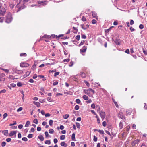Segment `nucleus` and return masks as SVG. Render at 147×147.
Instances as JSON below:
<instances>
[{
	"instance_id": "c9c22d12",
	"label": "nucleus",
	"mask_w": 147,
	"mask_h": 147,
	"mask_svg": "<svg viewBox=\"0 0 147 147\" xmlns=\"http://www.w3.org/2000/svg\"><path fill=\"white\" fill-rule=\"evenodd\" d=\"M27 137L29 138H31L33 137V135L32 134H29Z\"/></svg>"
},
{
	"instance_id": "bb28decb",
	"label": "nucleus",
	"mask_w": 147,
	"mask_h": 147,
	"mask_svg": "<svg viewBox=\"0 0 147 147\" xmlns=\"http://www.w3.org/2000/svg\"><path fill=\"white\" fill-rule=\"evenodd\" d=\"M45 143L46 144H51V142L50 140H46L45 142Z\"/></svg>"
},
{
	"instance_id": "bf43d9fd",
	"label": "nucleus",
	"mask_w": 147,
	"mask_h": 147,
	"mask_svg": "<svg viewBox=\"0 0 147 147\" xmlns=\"http://www.w3.org/2000/svg\"><path fill=\"white\" fill-rule=\"evenodd\" d=\"M40 90H41L42 92H44L45 93V92L44 91V89L42 87H41L40 88Z\"/></svg>"
},
{
	"instance_id": "473e14b6",
	"label": "nucleus",
	"mask_w": 147,
	"mask_h": 147,
	"mask_svg": "<svg viewBox=\"0 0 147 147\" xmlns=\"http://www.w3.org/2000/svg\"><path fill=\"white\" fill-rule=\"evenodd\" d=\"M33 122L36 124H37L38 123V121L37 119H35L33 121Z\"/></svg>"
},
{
	"instance_id": "a19ab883",
	"label": "nucleus",
	"mask_w": 147,
	"mask_h": 147,
	"mask_svg": "<svg viewBox=\"0 0 147 147\" xmlns=\"http://www.w3.org/2000/svg\"><path fill=\"white\" fill-rule=\"evenodd\" d=\"M6 144V143L5 142H3L1 143V146L2 147H4L5 146Z\"/></svg>"
},
{
	"instance_id": "f3484780",
	"label": "nucleus",
	"mask_w": 147,
	"mask_h": 147,
	"mask_svg": "<svg viewBox=\"0 0 147 147\" xmlns=\"http://www.w3.org/2000/svg\"><path fill=\"white\" fill-rule=\"evenodd\" d=\"M16 132L15 131H11L10 133L9 136H13L14 134H16Z\"/></svg>"
},
{
	"instance_id": "393cba45",
	"label": "nucleus",
	"mask_w": 147,
	"mask_h": 147,
	"mask_svg": "<svg viewBox=\"0 0 147 147\" xmlns=\"http://www.w3.org/2000/svg\"><path fill=\"white\" fill-rule=\"evenodd\" d=\"M83 98L84 100H88V97L86 95H84L83 96Z\"/></svg>"
},
{
	"instance_id": "39448f33",
	"label": "nucleus",
	"mask_w": 147,
	"mask_h": 147,
	"mask_svg": "<svg viewBox=\"0 0 147 147\" xmlns=\"http://www.w3.org/2000/svg\"><path fill=\"white\" fill-rule=\"evenodd\" d=\"M29 64L26 63H22L20 64V67H28L29 66Z\"/></svg>"
},
{
	"instance_id": "9b49d317",
	"label": "nucleus",
	"mask_w": 147,
	"mask_h": 147,
	"mask_svg": "<svg viewBox=\"0 0 147 147\" xmlns=\"http://www.w3.org/2000/svg\"><path fill=\"white\" fill-rule=\"evenodd\" d=\"M60 145L61 146L64 147H66L67 146V144L66 143H65L64 142H61L60 143Z\"/></svg>"
},
{
	"instance_id": "9d476101",
	"label": "nucleus",
	"mask_w": 147,
	"mask_h": 147,
	"mask_svg": "<svg viewBox=\"0 0 147 147\" xmlns=\"http://www.w3.org/2000/svg\"><path fill=\"white\" fill-rule=\"evenodd\" d=\"M93 17L95 18L96 19H98V17L97 16L96 13L94 11H92V12Z\"/></svg>"
},
{
	"instance_id": "423d86ee",
	"label": "nucleus",
	"mask_w": 147,
	"mask_h": 147,
	"mask_svg": "<svg viewBox=\"0 0 147 147\" xmlns=\"http://www.w3.org/2000/svg\"><path fill=\"white\" fill-rule=\"evenodd\" d=\"M99 113H100L101 117L102 119V120L105 117V113L104 111H101Z\"/></svg>"
},
{
	"instance_id": "6e6d98bb",
	"label": "nucleus",
	"mask_w": 147,
	"mask_h": 147,
	"mask_svg": "<svg viewBox=\"0 0 147 147\" xmlns=\"http://www.w3.org/2000/svg\"><path fill=\"white\" fill-rule=\"evenodd\" d=\"M53 141H54V143H55V144H56L58 142V140L56 138H55L54 139Z\"/></svg>"
},
{
	"instance_id": "13d9d810",
	"label": "nucleus",
	"mask_w": 147,
	"mask_h": 147,
	"mask_svg": "<svg viewBox=\"0 0 147 147\" xmlns=\"http://www.w3.org/2000/svg\"><path fill=\"white\" fill-rule=\"evenodd\" d=\"M76 125L77 127L78 128H80V124L78 123H76Z\"/></svg>"
},
{
	"instance_id": "603ef678",
	"label": "nucleus",
	"mask_w": 147,
	"mask_h": 147,
	"mask_svg": "<svg viewBox=\"0 0 147 147\" xmlns=\"http://www.w3.org/2000/svg\"><path fill=\"white\" fill-rule=\"evenodd\" d=\"M50 37L49 36H47V35H44L42 38H49Z\"/></svg>"
},
{
	"instance_id": "7ed1b4c3",
	"label": "nucleus",
	"mask_w": 147,
	"mask_h": 147,
	"mask_svg": "<svg viewBox=\"0 0 147 147\" xmlns=\"http://www.w3.org/2000/svg\"><path fill=\"white\" fill-rule=\"evenodd\" d=\"M6 12L5 9L3 7L0 6V14L2 16L4 15Z\"/></svg>"
},
{
	"instance_id": "c756f323",
	"label": "nucleus",
	"mask_w": 147,
	"mask_h": 147,
	"mask_svg": "<svg viewBox=\"0 0 147 147\" xmlns=\"http://www.w3.org/2000/svg\"><path fill=\"white\" fill-rule=\"evenodd\" d=\"M73 28L74 30H75V31L73 32L74 33H76L77 32H78V30L77 29L74 27H73Z\"/></svg>"
},
{
	"instance_id": "8fccbe9b",
	"label": "nucleus",
	"mask_w": 147,
	"mask_h": 147,
	"mask_svg": "<svg viewBox=\"0 0 147 147\" xmlns=\"http://www.w3.org/2000/svg\"><path fill=\"white\" fill-rule=\"evenodd\" d=\"M6 140L7 142H9L11 141V139L10 138H8L6 139Z\"/></svg>"
},
{
	"instance_id": "6e6552de",
	"label": "nucleus",
	"mask_w": 147,
	"mask_h": 147,
	"mask_svg": "<svg viewBox=\"0 0 147 147\" xmlns=\"http://www.w3.org/2000/svg\"><path fill=\"white\" fill-rule=\"evenodd\" d=\"M87 49V47L83 46L82 49L80 50V52L84 53L86 51Z\"/></svg>"
},
{
	"instance_id": "5701e85b",
	"label": "nucleus",
	"mask_w": 147,
	"mask_h": 147,
	"mask_svg": "<svg viewBox=\"0 0 147 147\" xmlns=\"http://www.w3.org/2000/svg\"><path fill=\"white\" fill-rule=\"evenodd\" d=\"M119 126L120 129H122L123 127V122L122 121H120L119 124Z\"/></svg>"
},
{
	"instance_id": "20e7f679",
	"label": "nucleus",
	"mask_w": 147,
	"mask_h": 147,
	"mask_svg": "<svg viewBox=\"0 0 147 147\" xmlns=\"http://www.w3.org/2000/svg\"><path fill=\"white\" fill-rule=\"evenodd\" d=\"M140 142V140H139L137 139L133 142L132 144L133 146H137Z\"/></svg>"
},
{
	"instance_id": "f03ea898",
	"label": "nucleus",
	"mask_w": 147,
	"mask_h": 147,
	"mask_svg": "<svg viewBox=\"0 0 147 147\" xmlns=\"http://www.w3.org/2000/svg\"><path fill=\"white\" fill-rule=\"evenodd\" d=\"M84 92L86 94L88 95L90 94L91 92H92L93 94L95 93L94 91L91 88H89L88 89L84 90Z\"/></svg>"
},
{
	"instance_id": "dca6fc26",
	"label": "nucleus",
	"mask_w": 147,
	"mask_h": 147,
	"mask_svg": "<svg viewBox=\"0 0 147 147\" xmlns=\"http://www.w3.org/2000/svg\"><path fill=\"white\" fill-rule=\"evenodd\" d=\"M34 103L38 107H39L40 106V103L38 102H34Z\"/></svg>"
},
{
	"instance_id": "de8ad7c7",
	"label": "nucleus",
	"mask_w": 147,
	"mask_h": 147,
	"mask_svg": "<svg viewBox=\"0 0 147 147\" xmlns=\"http://www.w3.org/2000/svg\"><path fill=\"white\" fill-rule=\"evenodd\" d=\"M13 122H14L13 123L11 124H10L9 125L10 126H12L15 125H16V121H13Z\"/></svg>"
},
{
	"instance_id": "37998d69",
	"label": "nucleus",
	"mask_w": 147,
	"mask_h": 147,
	"mask_svg": "<svg viewBox=\"0 0 147 147\" xmlns=\"http://www.w3.org/2000/svg\"><path fill=\"white\" fill-rule=\"evenodd\" d=\"M96 22H97V21H96V20L95 19H93L92 21V23L93 24H95L96 23Z\"/></svg>"
},
{
	"instance_id": "c85d7f7f",
	"label": "nucleus",
	"mask_w": 147,
	"mask_h": 147,
	"mask_svg": "<svg viewBox=\"0 0 147 147\" xmlns=\"http://www.w3.org/2000/svg\"><path fill=\"white\" fill-rule=\"evenodd\" d=\"M17 85L18 86L20 87L22 86V84L20 82H18L17 84Z\"/></svg>"
},
{
	"instance_id": "cd10ccee",
	"label": "nucleus",
	"mask_w": 147,
	"mask_h": 147,
	"mask_svg": "<svg viewBox=\"0 0 147 147\" xmlns=\"http://www.w3.org/2000/svg\"><path fill=\"white\" fill-rule=\"evenodd\" d=\"M49 133H50V134H53V133H54V131L53 129H50L49 130Z\"/></svg>"
},
{
	"instance_id": "864d4df0",
	"label": "nucleus",
	"mask_w": 147,
	"mask_h": 147,
	"mask_svg": "<svg viewBox=\"0 0 147 147\" xmlns=\"http://www.w3.org/2000/svg\"><path fill=\"white\" fill-rule=\"evenodd\" d=\"M18 70L16 69H13L12 70L13 72H15L17 74V72Z\"/></svg>"
},
{
	"instance_id": "7c9ffc66",
	"label": "nucleus",
	"mask_w": 147,
	"mask_h": 147,
	"mask_svg": "<svg viewBox=\"0 0 147 147\" xmlns=\"http://www.w3.org/2000/svg\"><path fill=\"white\" fill-rule=\"evenodd\" d=\"M23 72V71L22 70H18L17 74H22Z\"/></svg>"
},
{
	"instance_id": "72a5a7b5",
	"label": "nucleus",
	"mask_w": 147,
	"mask_h": 147,
	"mask_svg": "<svg viewBox=\"0 0 147 147\" xmlns=\"http://www.w3.org/2000/svg\"><path fill=\"white\" fill-rule=\"evenodd\" d=\"M84 83L86 84L87 86L88 87H89L90 86L89 83L86 81L84 80Z\"/></svg>"
},
{
	"instance_id": "aec40b11",
	"label": "nucleus",
	"mask_w": 147,
	"mask_h": 147,
	"mask_svg": "<svg viewBox=\"0 0 147 147\" xmlns=\"http://www.w3.org/2000/svg\"><path fill=\"white\" fill-rule=\"evenodd\" d=\"M80 75L83 78H85L86 76L85 74L83 72H82L80 73Z\"/></svg>"
},
{
	"instance_id": "3c124183",
	"label": "nucleus",
	"mask_w": 147,
	"mask_h": 147,
	"mask_svg": "<svg viewBox=\"0 0 147 147\" xmlns=\"http://www.w3.org/2000/svg\"><path fill=\"white\" fill-rule=\"evenodd\" d=\"M81 38L82 39H85L86 38V37L85 35H82Z\"/></svg>"
},
{
	"instance_id": "58836bf2",
	"label": "nucleus",
	"mask_w": 147,
	"mask_h": 147,
	"mask_svg": "<svg viewBox=\"0 0 147 147\" xmlns=\"http://www.w3.org/2000/svg\"><path fill=\"white\" fill-rule=\"evenodd\" d=\"M85 42L84 40H82L81 42V43L79 44V46H80L81 45H83Z\"/></svg>"
},
{
	"instance_id": "f704fd0d",
	"label": "nucleus",
	"mask_w": 147,
	"mask_h": 147,
	"mask_svg": "<svg viewBox=\"0 0 147 147\" xmlns=\"http://www.w3.org/2000/svg\"><path fill=\"white\" fill-rule=\"evenodd\" d=\"M23 109V108L22 107H19L17 110V112H19L21 111Z\"/></svg>"
},
{
	"instance_id": "b1692460",
	"label": "nucleus",
	"mask_w": 147,
	"mask_h": 147,
	"mask_svg": "<svg viewBox=\"0 0 147 147\" xmlns=\"http://www.w3.org/2000/svg\"><path fill=\"white\" fill-rule=\"evenodd\" d=\"M65 136L64 135H62L60 136V139L61 140H63L65 139Z\"/></svg>"
},
{
	"instance_id": "412c9836",
	"label": "nucleus",
	"mask_w": 147,
	"mask_h": 147,
	"mask_svg": "<svg viewBox=\"0 0 147 147\" xmlns=\"http://www.w3.org/2000/svg\"><path fill=\"white\" fill-rule=\"evenodd\" d=\"M69 116V114H66L64 115L63 116V117L65 119H67Z\"/></svg>"
},
{
	"instance_id": "2eb2a0df",
	"label": "nucleus",
	"mask_w": 147,
	"mask_h": 147,
	"mask_svg": "<svg viewBox=\"0 0 147 147\" xmlns=\"http://www.w3.org/2000/svg\"><path fill=\"white\" fill-rule=\"evenodd\" d=\"M38 138L42 141H43L44 140V138L42 135H39L38 136Z\"/></svg>"
},
{
	"instance_id": "a18cd8bd",
	"label": "nucleus",
	"mask_w": 147,
	"mask_h": 147,
	"mask_svg": "<svg viewBox=\"0 0 147 147\" xmlns=\"http://www.w3.org/2000/svg\"><path fill=\"white\" fill-rule=\"evenodd\" d=\"M60 74L59 72H56L55 73L54 76L56 77L57 75H59Z\"/></svg>"
},
{
	"instance_id": "774afa93",
	"label": "nucleus",
	"mask_w": 147,
	"mask_h": 147,
	"mask_svg": "<svg viewBox=\"0 0 147 147\" xmlns=\"http://www.w3.org/2000/svg\"><path fill=\"white\" fill-rule=\"evenodd\" d=\"M143 52L144 54L146 55H147V51L146 50H145L144 49H143Z\"/></svg>"
},
{
	"instance_id": "79ce46f5",
	"label": "nucleus",
	"mask_w": 147,
	"mask_h": 147,
	"mask_svg": "<svg viewBox=\"0 0 147 147\" xmlns=\"http://www.w3.org/2000/svg\"><path fill=\"white\" fill-rule=\"evenodd\" d=\"M36 65L35 64H34L32 66L31 69L33 70L34 69L36 68Z\"/></svg>"
},
{
	"instance_id": "338daca9",
	"label": "nucleus",
	"mask_w": 147,
	"mask_h": 147,
	"mask_svg": "<svg viewBox=\"0 0 147 147\" xmlns=\"http://www.w3.org/2000/svg\"><path fill=\"white\" fill-rule=\"evenodd\" d=\"M125 52L127 54L129 53V49H127L125 51Z\"/></svg>"
},
{
	"instance_id": "e433bc0d",
	"label": "nucleus",
	"mask_w": 147,
	"mask_h": 147,
	"mask_svg": "<svg viewBox=\"0 0 147 147\" xmlns=\"http://www.w3.org/2000/svg\"><path fill=\"white\" fill-rule=\"evenodd\" d=\"M93 140L95 142H96L97 140V138L95 135L94 136Z\"/></svg>"
},
{
	"instance_id": "e2e57ef3",
	"label": "nucleus",
	"mask_w": 147,
	"mask_h": 147,
	"mask_svg": "<svg viewBox=\"0 0 147 147\" xmlns=\"http://www.w3.org/2000/svg\"><path fill=\"white\" fill-rule=\"evenodd\" d=\"M82 20L84 21H86V19L84 16H83L82 18Z\"/></svg>"
},
{
	"instance_id": "1a4fd4ad",
	"label": "nucleus",
	"mask_w": 147,
	"mask_h": 147,
	"mask_svg": "<svg viewBox=\"0 0 147 147\" xmlns=\"http://www.w3.org/2000/svg\"><path fill=\"white\" fill-rule=\"evenodd\" d=\"M132 110L131 109H128L126 110V112L127 114L128 115H130L132 113Z\"/></svg>"
},
{
	"instance_id": "69168bd1",
	"label": "nucleus",
	"mask_w": 147,
	"mask_h": 147,
	"mask_svg": "<svg viewBox=\"0 0 147 147\" xmlns=\"http://www.w3.org/2000/svg\"><path fill=\"white\" fill-rule=\"evenodd\" d=\"M134 23V22L133 21V20H131V21H130V24L131 25H133Z\"/></svg>"
},
{
	"instance_id": "ddd939ff",
	"label": "nucleus",
	"mask_w": 147,
	"mask_h": 147,
	"mask_svg": "<svg viewBox=\"0 0 147 147\" xmlns=\"http://www.w3.org/2000/svg\"><path fill=\"white\" fill-rule=\"evenodd\" d=\"M25 7H25V5H24V4H23V5L22 6H20V7L19 8L18 10L17 11V12H18L19 11L23 9V8H25Z\"/></svg>"
},
{
	"instance_id": "4c0bfd02",
	"label": "nucleus",
	"mask_w": 147,
	"mask_h": 147,
	"mask_svg": "<svg viewBox=\"0 0 147 147\" xmlns=\"http://www.w3.org/2000/svg\"><path fill=\"white\" fill-rule=\"evenodd\" d=\"M26 54L25 53H21L20 54V56H26Z\"/></svg>"
},
{
	"instance_id": "c03bdc74",
	"label": "nucleus",
	"mask_w": 147,
	"mask_h": 147,
	"mask_svg": "<svg viewBox=\"0 0 147 147\" xmlns=\"http://www.w3.org/2000/svg\"><path fill=\"white\" fill-rule=\"evenodd\" d=\"M139 28L140 29H142L144 28V26L143 24H141L139 26Z\"/></svg>"
},
{
	"instance_id": "49530a36",
	"label": "nucleus",
	"mask_w": 147,
	"mask_h": 147,
	"mask_svg": "<svg viewBox=\"0 0 147 147\" xmlns=\"http://www.w3.org/2000/svg\"><path fill=\"white\" fill-rule=\"evenodd\" d=\"M4 18L2 17H0V22L2 23L3 22Z\"/></svg>"
},
{
	"instance_id": "4d7b16f0",
	"label": "nucleus",
	"mask_w": 147,
	"mask_h": 147,
	"mask_svg": "<svg viewBox=\"0 0 147 147\" xmlns=\"http://www.w3.org/2000/svg\"><path fill=\"white\" fill-rule=\"evenodd\" d=\"M7 115H8L7 114V113H5L3 114V119H5V118L7 116Z\"/></svg>"
},
{
	"instance_id": "4be33fe9",
	"label": "nucleus",
	"mask_w": 147,
	"mask_h": 147,
	"mask_svg": "<svg viewBox=\"0 0 147 147\" xmlns=\"http://www.w3.org/2000/svg\"><path fill=\"white\" fill-rule=\"evenodd\" d=\"M30 124V121H27L25 125V127H28L29 126V125Z\"/></svg>"
},
{
	"instance_id": "09e8293b",
	"label": "nucleus",
	"mask_w": 147,
	"mask_h": 147,
	"mask_svg": "<svg viewBox=\"0 0 147 147\" xmlns=\"http://www.w3.org/2000/svg\"><path fill=\"white\" fill-rule=\"evenodd\" d=\"M80 35H77L76 36V38L77 40H79L80 39Z\"/></svg>"
},
{
	"instance_id": "0e129e2a",
	"label": "nucleus",
	"mask_w": 147,
	"mask_h": 147,
	"mask_svg": "<svg viewBox=\"0 0 147 147\" xmlns=\"http://www.w3.org/2000/svg\"><path fill=\"white\" fill-rule=\"evenodd\" d=\"M23 125L21 124L19 125L18 126V128L20 129H21L23 127Z\"/></svg>"
},
{
	"instance_id": "a878e982",
	"label": "nucleus",
	"mask_w": 147,
	"mask_h": 147,
	"mask_svg": "<svg viewBox=\"0 0 147 147\" xmlns=\"http://www.w3.org/2000/svg\"><path fill=\"white\" fill-rule=\"evenodd\" d=\"M63 36V34H60V35H59L58 36H57V35H56V38L57 39V40H58L59 39V38L61 37H62Z\"/></svg>"
},
{
	"instance_id": "5fc2aeb1",
	"label": "nucleus",
	"mask_w": 147,
	"mask_h": 147,
	"mask_svg": "<svg viewBox=\"0 0 147 147\" xmlns=\"http://www.w3.org/2000/svg\"><path fill=\"white\" fill-rule=\"evenodd\" d=\"M75 109L76 110H78L79 109V106L78 105H76L75 106Z\"/></svg>"
},
{
	"instance_id": "4468645a",
	"label": "nucleus",
	"mask_w": 147,
	"mask_h": 147,
	"mask_svg": "<svg viewBox=\"0 0 147 147\" xmlns=\"http://www.w3.org/2000/svg\"><path fill=\"white\" fill-rule=\"evenodd\" d=\"M2 133H3V134L6 136H8V130H5L4 131H2Z\"/></svg>"
},
{
	"instance_id": "2f4dec72",
	"label": "nucleus",
	"mask_w": 147,
	"mask_h": 147,
	"mask_svg": "<svg viewBox=\"0 0 147 147\" xmlns=\"http://www.w3.org/2000/svg\"><path fill=\"white\" fill-rule=\"evenodd\" d=\"M49 123L50 126H52L53 125V121L52 120H50L49 121Z\"/></svg>"
},
{
	"instance_id": "680f3d73",
	"label": "nucleus",
	"mask_w": 147,
	"mask_h": 147,
	"mask_svg": "<svg viewBox=\"0 0 147 147\" xmlns=\"http://www.w3.org/2000/svg\"><path fill=\"white\" fill-rule=\"evenodd\" d=\"M98 132H99L100 134H104V132L103 130H98Z\"/></svg>"
},
{
	"instance_id": "ea45409f",
	"label": "nucleus",
	"mask_w": 147,
	"mask_h": 147,
	"mask_svg": "<svg viewBox=\"0 0 147 147\" xmlns=\"http://www.w3.org/2000/svg\"><path fill=\"white\" fill-rule=\"evenodd\" d=\"M22 140L24 141H26L28 140L27 138L26 137H25L22 138Z\"/></svg>"
},
{
	"instance_id": "052dcab7",
	"label": "nucleus",
	"mask_w": 147,
	"mask_h": 147,
	"mask_svg": "<svg viewBox=\"0 0 147 147\" xmlns=\"http://www.w3.org/2000/svg\"><path fill=\"white\" fill-rule=\"evenodd\" d=\"M114 103L117 108H118L119 105L116 102H114Z\"/></svg>"
},
{
	"instance_id": "f8f14e48",
	"label": "nucleus",
	"mask_w": 147,
	"mask_h": 147,
	"mask_svg": "<svg viewBox=\"0 0 147 147\" xmlns=\"http://www.w3.org/2000/svg\"><path fill=\"white\" fill-rule=\"evenodd\" d=\"M46 1H38V4H41L43 5H46Z\"/></svg>"
},
{
	"instance_id": "a211bd4d",
	"label": "nucleus",
	"mask_w": 147,
	"mask_h": 147,
	"mask_svg": "<svg viewBox=\"0 0 147 147\" xmlns=\"http://www.w3.org/2000/svg\"><path fill=\"white\" fill-rule=\"evenodd\" d=\"M9 78L10 79H17L18 78H15V76H13L12 75H10L9 76Z\"/></svg>"
},
{
	"instance_id": "6ab92c4d",
	"label": "nucleus",
	"mask_w": 147,
	"mask_h": 147,
	"mask_svg": "<svg viewBox=\"0 0 147 147\" xmlns=\"http://www.w3.org/2000/svg\"><path fill=\"white\" fill-rule=\"evenodd\" d=\"M71 139L73 141H75V134L73 133L71 136Z\"/></svg>"
},
{
	"instance_id": "0eeeda50",
	"label": "nucleus",
	"mask_w": 147,
	"mask_h": 147,
	"mask_svg": "<svg viewBox=\"0 0 147 147\" xmlns=\"http://www.w3.org/2000/svg\"><path fill=\"white\" fill-rule=\"evenodd\" d=\"M81 27L84 30H86V29L88 28L89 27V25L87 24H86V26H85L84 24H81Z\"/></svg>"
},
{
	"instance_id": "f257e3e1",
	"label": "nucleus",
	"mask_w": 147,
	"mask_h": 147,
	"mask_svg": "<svg viewBox=\"0 0 147 147\" xmlns=\"http://www.w3.org/2000/svg\"><path fill=\"white\" fill-rule=\"evenodd\" d=\"M13 20L12 15L10 13H8L6 16L5 22L8 23H10Z\"/></svg>"
}]
</instances>
